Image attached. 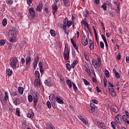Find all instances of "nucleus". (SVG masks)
I'll use <instances>...</instances> for the list:
<instances>
[{"label":"nucleus","instance_id":"f257e3e1","mask_svg":"<svg viewBox=\"0 0 129 129\" xmlns=\"http://www.w3.org/2000/svg\"><path fill=\"white\" fill-rule=\"evenodd\" d=\"M33 106L36 107L37 106V103H38V92H36L33 94V96L29 95L28 96V101L29 102H33Z\"/></svg>","mask_w":129,"mask_h":129},{"label":"nucleus","instance_id":"f03ea898","mask_svg":"<svg viewBox=\"0 0 129 129\" xmlns=\"http://www.w3.org/2000/svg\"><path fill=\"white\" fill-rule=\"evenodd\" d=\"M63 56L64 60L68 61L69 60L70 56V48L67 45H65V47L63 52Z\"/></svg>","mask_w":129,"mask_h":129},{"label":"nucleus","instance_id":"7ed1b4c3","mask_svg":"<svg viewBox=\"0 0 129 129\" xmlns=\"http://www.w3.org/2000/svg\"><path fill=\"white\" fill-rule=\"evenodd\" d=\"M19 59L16 57H13L11 58L10 60V65L13 69H15L16 67H17V64L18 63V61Z\"/></svg>","mask_w":129,"mask_h":129},{"label":"nucleus","instance_id":"20e7f679","mask_svg":"<svg viewBox=\"0 0 129 129\" xmlns=\"http://www.w3.org/2000/svg\"><path fill=\"white\" fill-rule=\"evenodd\" d=\"M96 122L98 126H99V127H101L102 129H106V126L105 125L104 122L102 121H99L98 120H96Z\"/></svg>","mask_w":129,"mask_h":129},{"label":"nucleus","instance_id":"39448f33","mask_svg":"<svg viewBox=\"0 0 129 129\" xmlns=\"http://www.w3.org/2000/svg\"><path fill=\"white\" fill-rule=\"evenodd\" d=\"M17 34L16 32V28H11L9 32V37H14L15 35Z\"/></svg>","mask_w":129,"mask_h":129},{"label":"nucleus","instance_id":"423d86ee","mask_svg":"<svg viewBox=\"0 0 129 129\" xmlns=\"http://www.w3.org/2000/svg\"><path fill=\"white\" fill-rule=\"evenodd\" d=\"M92 63L93 66L95 67L96 70H98V69L100 68V64H99V62H98L97 61L93 59L92 60Z\"/></svg>","mask_w":129,"mask_h":129},{"label":"nucleus","instance_id":"0eeeda50","mask_svg":"<svg viewBox=\"0 0 129 129\" xmlns=\"http://www.w3.org/2000/svg\"><path fill=\"white\" fill-rule=\"evenodd\" d=\"M31 61H32V57L30 56H27L25 58V63L27 67H29L31 64Z\"/></svg>","mask_w":129,"mask_h":129},{"label":"nucleus","instance_id":"6e6552de","mask_svg":"<svg viewBox=\"0 0 129 129\" xmlns=\"http://www.w3.org/2000/svg\"><path fill=\"white\" fill-rule=\"evenodd\" d=\"M82 43L84 46H87V44H88V41H87V38L85 35L83 34L82 39Z\"/></svg>","mask_w":129,"mask_h":129},{"label":"nucleus","instance_id":"1a4fd4ad","mask_svg":"<svg viewBox=\"0 0 129 129\" xmlns=\"http://www.w3.org/2000/svg\"><path fill=\"white\" fill-rule=\"evenodd\" d=\"M34 84V86H35L37 88H39V87H41V81L40 80V79H35Z\"/></svg>","mask_w":129,"mask_h":129},{"label":"nucleus","instance_id":"9d476101","mask_svg":"<svg viewBox=\"0 0 129 129\" xmlns=\"http://www.w3.org/2000/svg\"><path fill=\"white\" fill-rule=\"evenodd\" d=\"M121 115L119 114H117L116 117H115V119L118 123L121 124Z\"/></svg>","mask_w":129,"mask_h":129},{"label":"nucleus","instance_id":"9b49d317","mask_svg":"<svg viewBox=\"0 0 129 129\" xmlns=\"http://www.w3.org/2000/svg\"><path fill=\"white\" fill-rule=\"evenodd\" d=\"M57 10H58L57 4H55L54 5H52V13L53 15L55 16V14H56V12H57Z\"/></svg>","mask_w":129,"mask_h":129},{"label":"nucleus","instance_id":"f8f14e48","mask_svg":"<svg viewBox=\"0 0 129 129\" xmlns=\"http://www.w3.org/2000/svg\"><path fill=\"white\" fill-rule=\"evenodd\" d=\"M42 9H43V4L42 3H40L37 6L36 10L37 12L41 13V12L42 11Z\"/></svg>","mask_w":129,"mask_h":129},{"label":"nucleus","instance_id":"ddd939ff","mask_svg":"<svg viewBox=\"0 0 129 129\" xmlns=\"http://www.w3.org/2000/svg\"><path fill=\"white\" fill-rule=\"evenodd\" d=\"M68 22V18L66 17L63 21V25H62V30H66V25H67V23Z\"/></svg>","mask_w":129,"mask_h":129},{"label":"nucleus","instance_id":"4468645a","mask_svg":"<svg viewBox=\"0 0 129 129\" xmlns=\"http://www.w3.org/2000/svg\"><path fill=\"white\" fill-rule=\"evenodd\" d=\"M29 12L31 16L35 17L36 16V12H35V9L33 7L29 8Z\"/></svg>","mask_w":129,"mask_h":129},{"label":"nucleus","instance_id":"2eb2a0df","mask_svg":"<svg viewBox=\"0 0 129 129\" xmlns=\"http://www.w3.org/2000/svg\"><path fill=\"white\" fill-rule=\"evenodd\" d=\"M94 72V69H93V67H91L89 68V72H88V76L89 77H91L93 73Z\"/></svg>","mask_w":129,"mask_h":129},{"label":"nucleus","instance_id":"dca6fc26","mask_svg":"<svg viewBox=\"0 0 129 129\" xmlns=\"http://www.w3.org/2000/svg\"><path fill=\"white\" fill-rule=\"evenodd\" d=\"M38 65L40 69V72L41 74H42L44 72V69L43 68V62L39 61Z\"/></svg>","mask_w":129,"mask_h":129},{"label":"nucleus","instance_id":"f3484780","mask_svg":"<svg viewBox=\"0 0 129 129\" xmlns=\"http://www.w3.org/2000/svg\"><path fill=\"white\" fill-rule=\"evenodd\" d=\"M55 100L59 104H63L64 103V101H63V100L61 99V98L58 96L56 97Z\"/></svg>","mask_w":129,"mask_h":129},{"label":"nucleus","instance_id":"a211bd4d","mask_svg":"<svg viewBox=\"0 0 129 129\" xmlns=\"http://www.w3.org/2000/svg\"><path fill=\"white\" fill-rule=\"evenodd\" d=\"M27 117L31 118V117H34V112L32 110H30L27 114Z\"/></svg>","mask_w":129,"mask_h":129},{"label":"nucleus","instance_id":"6ab92c4d","mask_svg":"<svg viewBox=\"0 0 129 129\" xmlns=\"http://www.w3.org/2000/svg\"><path fill=\"white\" fill-rule=\"evenodd\" d=\"M81 24H82V25H83L84 26H85V27H86V28H87V29H88V30H89L90 29V28H89V24H88V23H87V22H86V21L82 20L81 22Z\"/></svg>","mask_w":129,"mask_h":129},{"label":"nucleus","instance_id":"aec40b11","mask_svg":"<svg viewBox=\"0 0 129 129\" xmlns=\"http://www.w3.org/2000/svg\"><path fill=\"white\" fill-rule=\"evenodd\" d=\"M78 117L79 119H80V120L83 122V123H85V124H87L88 123L86 121V120H85V119L83 118L81 115H79Z\"/></svg>","mask_w":129,"mask_h":129},{"label":"nucleus","instance_id":"412c9836","mask_svg":"<svg viewBox=\"0 0 129 129\" xmlns=\"http://www.w3.org/2000/svg\"><path fill=\"white\" fill-rule=\"evenodd\" d=\"M66 83L68 86H69V88H72V85H73V83H72L70 80H67Z\"/></svg>","mask_w":129,"mask_h":129},{"label":"nucleus","instance_id":"4be33fe9","mask_svg":"<svg viewBox=\"0 0 129 129\" xmlns=\"http://www.w3.org/2000/svg\"><path fill=\"white\" fill-rule=\"evenodd\" d=\"M90 46L89 48L90 50L94 49V44H93V41L92 40H89Z\"/></svg>","mask_w":129,"mask_h":129},{"label":"nucleus","instance_id":"5701e85b","mask_svg":"<svg viewBox=\"0 0 129 129\" xmlns=\"http://www.w3.org/2000/svg\"><path fill=\"white\" fill-rule=\"evenodd\" d=\"M110 110L115 112V113H117V112H118V109H117V107H114L111 106Z\"/></svg>","mask_w":129,"mask_h":129},{"label":"nucleus","instance_id":"b1692460","mask_svg":"<svg viewBox=\"0 0 129 129\" xmlns=\"http://www.w3.org/2000/svg\"><path fill=\"white\" fill-rule=\"evenodd\" d=\"M44 83H45V85H46L47 86H49V87L53 86V84L52 83H51L50 82H49V81H48L47 80H46L44 81Z\"/></svg>","mask_w":129,"mask_h":129},{"label":"nucleus","instance_id":"393cba45","mask_svg":"<svg viewBox=\"0 0 129 129\" xmlns=\"http://www.w3.org/2000/svg\"><path fill=\"white\" fill-rule=\"evenodd\" d=\"M47 129H55V126L51 123H48L47 125Z\"/></svg>","mask_w":129,"mask_h":129},{"label":"nucleus","instance_id":"a878e982","mask_svg":"<svg viewBox=\"0 0 129 129\" xmlns=\"http://www.w3.org/2000/svg\"><path fill=\"white\" fill-rule=\"evenodd\" d=\"M12 70L10 69H7L6 70V73L8 75V76H12Z\"/></svg>","mask_w":129,"mask_h":129},{"label":"nucleus","instance_id":"bb28decb","mask_svg":"<svg viewBox=\"0 0 129 129\" xmlns=\"http://www.w3.org/2000/svg\"><path fill=\"white\" fill-rule=\"evenodd\" d=\"M88 14H89V13L88 12V10H87V9H86L85 11L83 12V15L84 17H85V18H88Z\"/></svg>","mask_w":129,"mask_h":129},{"label":"nucleus","instance_id":"cd10ccee","mask_svg":"<svg viewBox=\"0 0 129 129\" xmlns=\"http://www.w3.org/2000/svg\"><path fill=\"white\" fill-rule=\"evenodd\" d=\"M18 92L20 93V94H23L24 93V88L22 87H18Z\"/></svg>","mask_w":129,"mask_h":129},{"label":"nucleus","instance_id":"c85d7f7f","mask_svg":"<svg viewBox=\"0 0 129 129\" xmlns=\"http://www.w3.org/2000/svg\"><path fill=\"white\" fill-rule=\"evenodd\" d=\"M9 41L11 42V43H15L16 42V37L12 36V37H9Z\"/></svg>","mask_w":129,"mask_h":129},{"label":"nucleus","instance_id":"c756f323","mask_svg":"<svg viewBox=\"0 0 129 129\" xmlns=\"http://www.w3.org/2000/svg\"><path fill=\"white\" fill-rule=\"evenodd\" d=\"M2 25L4 27H6L7 25H8V20L7 19L4 18L2 21Z\"/></svg>","mask_w":129,"mask_h":129},{"label":"nucleus","instance_id":"7c9ffc66","mask_svg":"<svg viewBox=\"0 0 129 129\" xmlns=\"http://www.w3.org/2000/svg\"><path fill=\"white\" fill-rule=\"evenodd\" d=\"M49 99L50 101L51 100H55L56 99V97H55V95L52 94L49 95Z\"/></svg>","mask_w":129,"mask_h":129},{"label":"nucleus","instance_id":"2f4dec72","mask_svg":"<svg viewBox=\"0 0 129 129\" xmlns=\"http://www.w3.org/2000/svg\"><path fill=\"white\" fill-rule=\"evenodd\" d=\"M50 35L52 36V37H55L56 36V31H55L53 29H51L50 31Z\"/></svg>","mask_w":129,"mask_h":129},{"label":"nucleus","instance_id":"473e14b6","mask_svg":"<svg viewBox=\"0 0 129 129\" xmlns=\"http://www.w3.org/2000/svg\"><path fill=\"white\" fill-rule=\"evenodd\" d=\"M111 125L113 129H116V122L112 121L111 122Z\"/></svg>","mask_w":129,"mask_h":129},{"label":"nucleus","instance_id":"72a5a7b5","mask_svg":"<svg viewBox=\"0 0 129 129\" xmlns=\"http://www.w3.org/2000/svg\"><path fill=\"white\" fill-rule=\"evenodd\" d=\"M72 25V21H68L67 25H66V29H67V27H68V28L71 27V26Z\"/></svg>","mask_w":129,"mask_h":129},{"label":"nucleus","instance_id":"f704fd0d","mask_svg":"<svg viewBox=\"0 0 129 129\" xmlns=\"http://www.w3.org/2000/svg\"><path fill=\"white\" fill-rule=\"evenodd\" d=\"M0 100L2 105H6L7 104V102H6L7 101H5L4 100V97L1 98L0 99Z\"/></svg>","mask_w":129,"mask_h":129},{"label":"nucleus","instance_id":"c9c22d12","mask_svg":"<svg viewBox=\"0 0 129 129\" xmlns=\"http://www.w3.org/2000/svg\"><path fill=\"white\" fill-rule=\"evenodd\" d=\"M21 113V111H20V108H17L16 109V115H17V116H20V114Z\"/></svg>","mask_w":129,"mask_h":129},{"label":"nucleus","instance_id":"e433bc0d","mask_svg":"<svg viewBox=\"0 0 129 129\" xmlns=\"http://www.w3.org/2000/svg\"><path fill=\"white\" fill-rule=\"evenodd\" d=\"M14 2L12 0H6V4L8 5V6H12Z\"/></svg>","mask_w":129,"mask_h":129},{"label":"nucleus","instance_id":"4c0bfd02","mask_svg":"<svg viewBox=\"0 0 129 129\" xmlns=\"http://www.w3.org/2000/svg\"><path fill=\"white\" fill-rule=\"evenodd\" d=\"M73 87L75 92H76V91L78 90L77 86H76V85L74 83H73Z\"/></svg>","mask_w":129,"mask_h":129},{"label":"nucleus","instance_id":"58836bf2","mask_svg":"<svg viewBox=\"0 0 129 129\" xmlns=\"http://www.w3.org/2000/svg\"><path fill=\"white\" fill-rule=\"evenodd\" d=\"M46 105L48 107V108H51L52 107V105L51 104V102H50L49 101H47V103H46Z\"/></svg>","mask_w":129,"mask_h":129},{"label":"nucleus","instance_id":"ea45409f","mask_svg":"<svg viewBox=\"0 0 129 129\" xmlns=\"http://www.w3.org/2000/svg\"><path fill=\"white\" fill-rule=\"evenodd\" d=\"M3 100L5 101H7V100H9V96L8 95V93L7 92H5V98Z\"/></svg>","mask_w":129,"mask_h":129},{"label":"nucleus","instance_id":"a19ab883","mask_svg":"<svg viewBox=\"0 0 129 129\" xmlns=\"http://www.w3.org/2000/svg\"><path fill=\"white\" fill-rule=\"evenodd\" d=\"M101 8L103 9L104 11H106L107 10V7H106V4L103 3V4L101 6Z\"/></svg>","mask_w":129,"mask_h":129},{"label":"nucleus","instance_id":"79ce46f5","mask_svg":"<svg viewBox=\"0 0 129 129\" xmlns=\"http://www.w3.org/2000/svg\"><path fill=\"white\" fill-rule=\"evenodd\" d=\"M35 76L38 78V79H40V73L38 71H35Z\"/></svg>","mask_w":129,"mask_h":129},{"label":"nucleus","instance_id":"37998d69","mask_svg":"<svg viewBox=\"0 0 129 129\" xmlns=\"http://www.w3.org/2000/svg\"><path fill=\"white\" fill-rule=\"evenodd\" d=\"M66 66H67V69H68V70L69 71H71V65H70V63H67L66 64Z\"/></svg>","mask_w":129,"mask_h":129},{"label":"nucleus","instance_id":"c03bdc74","mask_svg":"<svg viewBox=\"0 0 129 129\" xmlns=\"http://www.w3.org/2000/svg\"><path fill=\"white\" fill-rule=\"evenodd\" d=\"M90 113H92L95 111V108L93 107H91L90 110H89Z\"/></svg>","mask_w":129,"mask_h":129},{"label":"nucleus","instance_id":"a18cd8bd","mask_svg":"<svg viewBox=\"0 0 129 129\" xmlns=\"http://www.w3.org/2000/svg\"><path fill=\"white\" fill-rule=\"evenodd\" d=\"M93 30L94 31V34H95V39H96V41L97 42V43H98V40H97V33H96V30H95V28L94 27H93Z\"/></svg>","mask_w":129,"mask_h":129},{"label":"nucleus","instance_id":"49530a36","mask_svg":"<svg viewBox=\"0 0 129 129\" xmlns=\"http://www.w3.org/2000/svg\"><path fill=\"white\" fill-rule=\"evenodd\" d=\"M105 73L106 74V77L109 78V72L107 70H105Z\"/></svg>","mask_w":129,"mask_h":129},{"label":"nucleus","instance_id":"de8ad7c7","mask_svg":"<svg viewBox=\"0 0 129 129\" xmlns=\"http://www.w3.org/2000/svg\"><path fill=\"white\" fill-rule=\"evenodd\" d=\"M15 100H16V101H17L18 103H21V96H17Z\"/></svg>","mask_w":129,"mask_h":129},{"label":"nucleus","instance_id":"09e8293b","mask_svg":"<svg viewBox=\"0 0 129 129\" xmlns=\"http://www.w3.org/2000/svg\"><path fill=\"white\" fill-rule=\"evenodd\" d=\"M38 62H39V55H37L36 56V59H34V63H38Z\"/></svg>","mask_w":129,"mask_h":129},{"label":"nucleus","instance_id":"8fccbe9b","mask_svg":"<svg viewBox=\"0 0 129 129\" xmlns=\"http://www.w3.org/2000/svg\"><path fill=\"white\" fill-rule=\"evenodd\" d=\"M0 44H1V46H4V45H5V44H6V41H5V39H2L0 41Z\"/></svg>","mask_w":129,"mask_h":129},{"label":"nucleus","instance_id":"3c124183","mask_svg":"<svg viewBox=\"0 0 129 129\" xmlns=\"http://www.w3.org/2000/svg\"><path fill=\"white\" fill-rule=\"evenodd\" d=\"M117 60H120L121 59V55L120 54V53L118 52L117 55Z\"/></svg>","mask_w":129,"mask_h":129},{"label":"nucleus","instance_id":"603ef678","mask_svg":"<svg viewBox=\"0 0 129 129\" xmlns=\"http://www.w3.org/2000/svg\"><path fill=\"white\" fill-rule=\"evenodd\" d=\"M101 38L102 39V40H103L104 42H107V41L106 40V38H105V36H104V35L102 34L101 35Z\"/></svg>","mask_w":129,"mask_h":129},{"label":"nucleus","instance_id":"864d4df0","mask_svg":"<svg viewBox=\"0 0 129 129\" xmlns=\"http://www.w3.org/2000/svg\"><path fill=\"white\" fill-rule=\"evenodd\" d=\"M100 47L102 49H104V43H103V42H102V41L100 42Z\"/></svg>","mask_w":129,"mask_h":129},{"label":"nucleus","instance_id":"5fc2aeb1","mask_svg":"<svg viewBox=\"0 0 129 129\" xmlns=\"http://www.w3.org/2000/svg\"><path fill=\"white\" fill-rule=\"evenodd\" d=\"M110 93H111V96H112L113 97L115 96V95H116V93H115V91H114V90L112 92H110Z\"/></svg>","mask_w":129,"mask_h":129},{"label":"nucleus","instance_id":"6e6d98bb","mask_svg":"<svg viewBox=\"0 0 129 129\" xmlns=\"http://www.w3.org/2000/svg\"><path fill=\"white\" fill-rule=\"evenodd\" d=\"M83 81L85 83V85H89L90 83L88 82L87 80H86V79H84Z\"/></svg>","mask_w":129,"mask_h":129},{"label":"nucleus","instance_id":"4d7b16f0","mask_svg":"<svg viewBox=\"0 0 129 129\" xmlns=\"http://www.w3.org/2000/svg\"><path fill=\"white\" fill-rule=\"evenodd\" d=\"M33 3V0H27V4L28 6H31V4Z\"/></svg>","mask_w":129,"mask_h":129},{"label":"nucleus","instance_id":"13d9d810","mask_svg":"<svg viewBox=\"0 0 129 129\" xmlns=\"http://www.w3.org/2000/svg\"><path fill=\"white\" fill-rule=\"evenodd\" d=\"M64 4L63 5L64 7H66V5H67V4H68V2H69V0H62Z\"/></svg>","mask_w":129,"mask_h":129},{"label":"nucleus","instance_id":"bf43d9fd","mask_svg":"<svg viewBox=\"0 0 129 129\" xmlns=\"http://www.w3.org/2000/svg\"><path fill=\"white\" fill-rule=\"evenodd\" d=\"M106 4L107 5V6L111 7V8H112V4H111L109 1L106 2Z\"/></svg>","mask_w":129,"mask_h":129},{"label":"nucleus","instance_id":"052dcab7","mask_svg":"<svg viewBox=\"0 0 129 129\" xmlns=\"http://www.w3.org/2000/svg\"><path fill=\"white\" fill-rule=\"evenodd\" d=\"M26 60H25V58L24 57H21V62L22 64H25V62Z\"/></svg>","mask_w":129,"mask_h":129},{"label":"nucleus","instance_id":"680f3d73","mask_svg":"<svg viewBox=\"0 0 129 129\" xmlns=\"http://www.w3.org/2000/svg\"><path fill=\"white\" fill-rule=\"evenodd\" d=\"M115 76L117 79H119V78L120 77V76L119 75V74H118V73L115 74Z\"/></svg>","mask_w":129,"mask_h":129},{"label":"nucleus","instance_id":"e2e57ef3","mask_svg":"<svg viewBox=\"0 0 129 129\" xmlns=\"http://www.w3.org/2000/svg\"><path fill=\"white\" fill-rule=\"evenodd\" d=\"M44 11H45L46 14H49V9L48 8L45 7L44 8Z\"/></svg>","mask_w":129,"mask_h":129},{"label":"nucleus","instance_id":"0e129e2a","mask_svg":"<svg viewBox=\"0 0 129 129\" xmlns=\"http://www.w3.org/2000/svg\"><path fill=\"white\" fill-rule=\"evenodd\" d=\"M92 102L93 103H95V104H98V101L97 100L95 99H92Z\"/></svg>","mask_w":129,"mask_h":129},{"label":"nucleus","instance_id":"69168bd1","mask_svg":"<svg viewBox=\"0 0 129 129\" xmlns=\"http://www.w3.org/2000/svg\"><path fill=\"white\" fill-rule=\"evenodd\" d=\"M37 65H38V63H37L36 62H33V67L34 69H36V68H37Z\"/></svg>","mask_w":129,"mask_h":129},{"label":"nucleus","instance_id":"338daca9","mask_svg":"<svg viewBox=\"0 0 129 129\" xmlns=\"http://www.w3.org/2000/svg\"><path fill=\"white\" fill-rule=\"evenodd\" d=\"M96 90H97V92L98 93H99L100 92H101V90L99 89V87H98V86H97V87H96Z\"/></svg>","mask_w":129,"mask_h":129},{"label":"nucleus","instance_id":"774afa93","mask_svg":"<svg viewBox=\"0 0 129 129\" xmlns=\"http://www.w3.org/2000/svg\"><path fill=\"white\" fill-rule=\"evenodd\" d=\"M125 58H126V63H129V56H126Z\"/></svg>","mask_w":129,"mask_h":129}]
</instances>
